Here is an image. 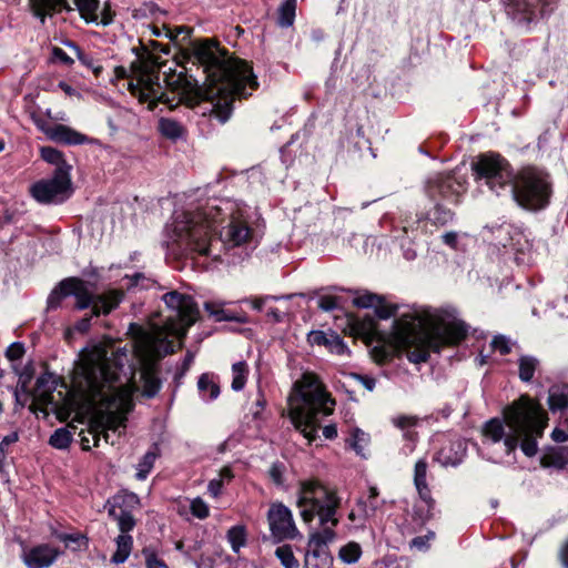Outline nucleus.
I'll return each instance as SVG.
<instances>
[{
  "instance_id": "18",
  "label": "nucleus",
  "mask_w": 568,
  "mask_h": 568,
  "mask_svg": "<svg viewBox=\"0 0 568 568\" xmlns=\"http://www.w3.org/2000/svg\"><path fill=\"white\" fill-rule=\"evenodd\" d=\"M60 554L58 548L42 544L26 550L22 559L28 568H48L55 562Z\"/></svg>"
},
{
  "instance_id": "33",
  "label": "nucleus",
  "mask_w": 568,
  "mask_h": 568,
  "mask_svg": "<svg viewBox=\"0 0 568 568\" xmlns=\"http://www.w3.org/2000/svg\"><path fill=\"white\" fill-rule=\"evenodd\" d=\"M538 359L534 356L523 355L518 359L519 378L523 382H529L534 377L535 371L538 367Z\"/></svg>"
},
{
  "instance_id": "57",
  "label": "nucleus",
  "mask_w": 568,
  "mask_h": 568,
  "mask_svg": "<svg viewBox=\"0 0 568 568\" xmlns=\"http://www.w3.org/2000/svg\"><path fill=\"white\" fill-rule=\"evenodd\" d=\"M19 440V434L17 432H13L2 438L0 442V454H4L6 449L9 445L14 444Z\"/></svg>"
},
{
  "instance_id": "31",
  "label": "nucleus",
  "mask_w": 568,
  "mask_h": 568,
  "mask_svg": "<svg viewBox=\"0 0 568 568\" xmlns=\"http://www.w3.org/2000/svg\"><path fill=\"white\" fill-rule=\"evenodd\" d=\"M109 516L116 523L121 534H129L135 527L134 517L123 509L118 511L114 506L109 509Z\"/></svg>"
},
{
  "instance_id": "27",
  "label": "nucleus",
  "mask_w": 568,
  "mask_h": 568,
  "mask_svg": "<svg viewBox=\"0 0 568 568\" xmlns=\"http://www.w3.org/2000/svg\"><path fill=\"white\" fill-rule=\"evenodd\" d=\"M197 388L206 402L214 400L220 395V387L209 374H202L197 381Z\"/></svg>"
},
{
  "instance_id": "28",
  "label": "nucleus",
  "mask_w": 568,
  "mask_h": 568,
  "mask_svg": "<svg viewBox=\"0 0 568 568\" xmlns=\"http://www.w3.org/2000/svg\"><path fill=\"white\" fill-rule=\"evenodd\" d=\"M159 131L163 136L170 140L181 139L185 134V129L180 122L166 118L160 119Z\"/></svg>"
},
{
  "instance_id": "17",
  "label": "nucleus",
  "mask_w": 568,
  "mask_h": 568,
  "mask_svg": "<svg viewBox=\"0 0 568 568\" xmlns=\"http://www.w3.org/2000/svg\"><path fill=\"white\" fill-rule=\"evenodd\" d=\"M267 520L271 534L277 541L294 539L298 535L292 511L281 503L271 505Z\"/></svg>"
},
{
  "instance_id": "34",
  "label": "nucleus",
  "mask_w": 568,
  "mask_h": 568,
  "mask_svg": "<svg viewBox=\"0 0 568 568\" xmlns=\"http://www.w3.org/2000/svg\"><path fill=\"white\" fill-rule=\"evenodd\" d=\"M296 0H285L278 9V24L288 28L294 23Z\"/></svg>"
},
{
  "instance_id": "45",
  "label": "nucleus",
  "mask_w": 568,
  "mask_h": 568,
  "mask_svg": "<svg viewBox=\"0 0 568 568\" xmlns=\"http://www.w3.org/2000/svg\"><path fill=\"white\" fill-rule=\"evenodd\" d=\"M381 302V296L372 293L358 295L354 298V305L362 308L374 307L376 303Z\"/></svg>"
},
{
  "instance_id": "63",
  "label": "nucleus",
  "mask_w": 568,
  "mask_h": 568,
  "mask_svg": "<svg viewBox=\"0 0 568 568\" xmlns=\"http://www.w3.org/2000/svg\"><path fill=\"white\" fill-rule=\"evenodd\" d=\"M358 379L361 381L362 385L369 392H372L375 388L376 382L373 377L369 376H358Z\"/></svg>"
},
{
  "instance_id": "12",
  "label": "nucleus",
  "mask_w": 568,
  "mask_h": 568,
  "mask_svg": "<svg viewBox=\"0 0 568 568\" xmlns=\"http://www.w3.org/2000/svg\"><path fill=\"white\" fill-rule=\"evenodd\" d=\"M34 17L43 23L47 17L58 12L77 10L85 23L109 26L113 21V13L108 2L101 8L100 0H29Z\"/></svg>"
},
{
  "instance_id": "62",
  "label": "nucleus",
  "mask_w": 568,
  "mask_h": 568,
  "mask_svg": "<svg viewBox=\"0 0 568 568\" xmlns=\"http://www.w3.org/2000/svg\"><path fill=\"white\" fill-rule=\"evenodd\" d=\"M67 45L75 53L77 58L84 64H87V55L82 50L73 42H67Z\"/></svg>"
},
{
  "instance_id": "52",
  "label": "nucleus",
  "mask_w": 568,
  "mask_h": 568,
  "mask_svg": "<svg viewBox=\"0 0 568 568\" xmlns=\"http://www.w3.org/2000/svg\"><path fill=\"white\" fill-rule=\"evenodd\" d=\"M67 296L68 295H64L62 293V290L60 288V283H59L58 286L51 292V294L48 297V307L49 308L59 307L61 300Z\"/></svg>"
},
{
  "instance_id": "24",
  "label": "nucleus",
  "mask_w": 568,
  "mask_h": 568,
  "mask_svg": "<svg viewBox=\"0 0 568 568\" xmlns=\"http://www.w3.org/2000/svg\"><path fill=\"white\" fill-rule=\"evenodd\" d=\"M381 501L378 499V490L376 487H371L366 500L359 499L357 507L359 508L358 518L366 520L373 517L376 510L379 508Z\"/></svg>"
},
{
  "instance_id": "37",
  "label": "nucleus",
  "mask_w": 568,
  "mask_h": 568,
  "mask_svg": "<svg viewBox=\"0 0 568 568\" xmlns=\"http://www.w3.org/2000/svg\"><path fill=\"white\" fill-rule=\"evenodd\" d=\"M158 457V447L155 446L153 450H149L144 454L142 459L140 460L138 465V473L136 477L140 480H143L148 477L150 471L153 468L154 462Z\"/></svg>"
},
{
  "instance_id": "2",
  "label": "nucleus",
  "mask_w": 568,
  "mask_h": 568,
  "mask_svg": "<svg viewBox=\"0 0 568 568\" xmlns=\"http://www.w3.org/2000/svg\"><path fill=\"white\" fill-rule=\"evenodd\" d=\"M226 222L219 231V241L225 247H236L248 242L252 229L240 209L230 201H220L219 204L207 203L205 207L196 212H183L176 214L172 223V245L181 254H199L217 257L213 253V231Z\"/></svg>"
},
{
  "instance_id": "56",
  "label": "nucleus",
  "mask_w": 568,
  "mask_h": 568,
  "mask_svg": "<svg viewBox=\"0 0 568 568\" xmlns=\"http://www.w3.org/2000/svg\"><path fill=\"white\" fill-rule=\"evenodd\" d=\"M443 242L453 250H459V234L457 232H447L443 236Z\"/></svg>"
},
{
  "instance_id": "47",
  "label": "nucleus",
  "mask_w": 568,
  "mask_h": 568,
  "mask_svg": "<svg viewBox=\"0 0 568 568\" xmlns=\"http://www.w3.org/2000/svg\"><path fill=\"white\" fill-rule=\"evenodd\" d=\"M24 354V346L21 343L14 342L10 344L6 351V356L9 361H18Z\"/></svg>"
},
{
  "instance_id": "30",
  "label": "nucleus",
  "mask_w": 568,
  "mask_h": 568,
  "mask_svg": "<svg viewBox=\"0 0 568 568\" xmlns=\"http://www.w3.org/2000/svg\"><path fill=\"white\" fill-rule=\"evenodd\" d=\"M548 404L551 410L568 407V385L552 387L549 392Z\"/></svg>"
},
{
  "instance_id": "4",
  "label": "nucleus",
  "mask_w": 568,
  "mask_h": 568,
  "mask_svg": "<svg viewBox=\"0 0 568 568\" xmlns=\"http://www.w3.org/2000/svg\"><path fill=\"white\" fill-rule=\"evenodd\" d=\"M163 301L175 313V317L168 318L163 326L154 325L150 331L141 329L133 342V353L143 366L142 394L146 397L155 396L161 388V382L154 375L152 365L174 352V339L184 338L199 316L196 303L190 295L172 291L163 295Z\"/></svg>"
},
{
  "instance_id": "64",
  "label": "nucleus",
  "mask_w": 568,
  "mask_h": 568,
  "mask_svg": "<svg viewBox=\"0 0 568 568\" xmlns=\"http://www.w3.org/2000/svg\"><path fill=\"white\" fill-rule=\"evenodd\" d=\"M219 479H223V484L230 483L233 478L232 469L227 466L223 467L219 474Z\"/></svg>"
},
{
  "instance_id": "43",
  "label": "nucleus",
  "mask_w": 568,
  "mask_h": 568,
  "mask_svg": "<svg viewBox=\"0 0 568 568\" xmlns=\"http://www.w3.org/2000/svg\"><path fill=\"white\" fill-rule=\"evenodd\" d=\"M191 513L199 519H205L210 515L207 504L200 497L194 498L190 505Z\"/></svg>"
},
{
  "instance_id": "38",
  "label": "nucleus",
  "mask_w": 568,
  "mask_h": 568,
  "mask_svg": "<svg viewBox=\"0 0 568 568\" xmlns=\"http://www.w3.org/2000/svg\"><path fill=\"white\" fill-rule=\"evenodd\" d=\"M72 442V434L68 427L58 428L50 436L49 444L57 449H67Z\"/></svg>"
},
{
  "instance_id": "59",
  "label": "nucleus",
  "mask_w": 568,
  "mask_h": 568,
  "mask_svg": "<svg viewBox=\"0 0 568 568\" xmlns=\"http://www.w3.org/2000/svg\"><path fill=\"white\" fill-rule=\"evenodd\" d=\"M429 538H434V534L430 532L429 535H426V536H418V537H415L410 545L412 547H415L417 549H424L427 547V541Z\"/></svg>"
},
{
  "instance_id": "26",
  "label": "nucleus",
  "mask_w": 568,
  "mask_h": 568,
  "mask_svg": "<svg viewBox=\"0 0 568 568\" xmlns=\"http://www.w3.org/2000/svg\"><path fill=\"white\" fill-rule=\"evenodd\" d=\"M116 550L112 556V562L122 564L124 562L132 550L133 547V538L129 534H120L116 539Z\"/></svg>"
},
{
  "instance_id": "51",
  "label": "nucleus",
  "mask_w": 568,
  "mask_h": 568,
  "mask_svg": "<svg viewBox=\"0 0 568 568\" xmlns=\"http://www.w3.org/2000/svg\"><path fill=\"white\" fill-rule=\"evenodd\" d=\"M416 423L417 418L415 416L402 415L393 418V424L400 429L410 428L415 426Z\"/></svg>"
},
{
  "instance_id": "39",
  "label": "nucleus",
  "mask_w": 568,
  "mask_h": 568,
  "mask_svg": "<svg viewBox=\"0 0 568 568\" xmlns=\"http://www.w3.org/2000/svg\"><path fill=\"white\" fill-rule=\"evenodd\" d=\"M227 540L234 552H239L240 549L246 542L245 528L243 526H233L227 531Z\"/></svg>"
},
{
  "instance_id": "10",
  "label": "nucleus",
  "mask_w": 568,
  "mask_h": 568,
  "mask_svg": "<svg viewBox=\"0 0 568 568\" xmlns=\"http://www.w3.org/2000/svg\"><path fill=\"white\" fill-rule=\"evenodd\" d=\"M466 192V180L453 172L430 175L424 185V193L428 200V207L418 214L417 223L429 222L436 226H444L454 220L452 206L460 202Z\"/></svg>"
},
{
  "instance_id": "8",
  "label": "nucleus",
  "mask_w": 568,
  "mask_h": 568,
  "mask_svg": "<svg viewBox=\"0 0 568 568\" xmlns=\"http://www.w3.org/2000/svg\"><path fill=\"white\" fill-rule=\"evenodd\" d=\"M467 335L464 322L438 317L430 321L416 312L403 313L394 323V338L410 363L427 362L432 352L455 345Z\"/></svg>"
},
{
  "instance_id": "22",
  "label": "nucleus",
  "mask_w": 568,
  "mask_h": 568,
  "mask_svg": "<svg viewBox=\"0 0 568 568\" xmlns=\"http://www.w3.org/2000/svg\"><path fill=\"white\" fill-rule=\"evenodd\" d=\"M41 159L55 166L54 173L60 171L70 176L71 165H69L63 156V153L52 146H42L40 149Z\"/></svg>"
},
{
  "instance_id": "58",
  "label": "nucleus",
  "mask_w": 568,
  "mask_h": 568,
  "mask_svg": "<svg viewBox=\"0 0 568 568\" xmlns=\"http://www.w3.org/2000/svg\"><path fill=\"white\" fill-rule=\"evenodd\" d=\"M265 405H266V399H265L264 395L262 394V392L260 390L258 398L256 399V403H255V409L253 410V417L255 419L261 417V414L264 410Z\"/></svg>"
},
{
  "instance_id": "36",
  "label": "nucleus",
  "mask_w": 568,
  "mask_h": 568,
  "mask_svg": "<svg viewBox=\"0 0 568 568\" xmlns=\"http://www.w3.org/2000/svg\"><path fill=\"white\" fill-rule=\"evenodd\" d=\"M362 556V548L359 544L355 541H349L343 547H341L338 551L339 559L345 564H354Z\"/></svg>"
},
{
  "instance_id": "21",
  "label": "nucleus",
  "mask_w": 568,
  "mask_h": 568,
  "mask_svg": "<svg viewBox=\"0 0 568 568\" xmlns=\"http://www.w3.org/2000/svg\"><path fill=\"white\" fill-rule=\"evenodd\" d=\"M58 385L57 377L51 373H43L37 378L36 382V393L38 398L42 403H51L52 402V393L55 390Z\"/></svg>"
},
{
  "instance_id": "44",
  "label": "nucleus",
  "mask_w": 568,
  "mask_h": 568,
  "mask_svg": "<svg viewBox=\"0 0 568 568\" xmlns=\"http://www.w3.org/2000/svg\"><path fill=\"white\" fill-rule=\"evenodd\" d=\"M374 308H375L376 316L381 320H387V318L394 316L397 311L396 305L385 304L383 302L382 297H381V302L376 303Z\"/></svg>"
},
{
  "instance_id": "46",
  "label": "nucleus",
  "mask_w": 568,
  "mask_h": 568,
  "mask_svg": "<svg viewBox=\"0 0 568 568\" xmlns=\"http://www.w3.org/2000/svg\"><path fill=\"white\" fill-rule=\"evenodd\" d=\"M491 347L499 352L500 355H506L511 351V344L508 338L503 335L495 336L491 341Z\"/></svg>"
},
{
  "instance_id": "53",
  "label": "nucleus",
  "mask_w": 568,
  "mask_h": 568,
  "mask_svg": "<svg viewBox=\"0 0 568 568\" xmlns=\"http://www.w3.org/2000/svg\"><path fill=\"white\" fill-rule=\"evenodd\" d=\"M284 466L280 463H275L270 468V476L276 485H281L284 481Z\"/></svg>"
},
{
  "instance_id": "40",
  "label": "nucleus",
  "mask_w": 568,
  "mask_h": 568,
  "mask_svg": "<svg viewBox=\"0 0 568 568\" xmlns=\"http://www.w3.org/2000/svg\"><path fill=\"white\" fill-rule=\"evenodd\" d=\"M368 434L359 428H355L351 434L349 445L358 455H363L364 448L368 444Z\"/></svg>"
},
{
  "instance_id": "48",
  "label": "nucleus",
  "mask_w": 568,
  "mask_h": 568,
  "mask_svg": "<svg viewBox=\"0 0 568 568\" xmlns=\"http://www.w3.org/2000/svg\"><path fill=\"white\" fill-rule=\"evenodd\" d=\"M329 335H331V332L325 333L323 331H312L308 334V342L312 345H318V346L323 345L326 347Z\"/></svg>"
},
{
  "instance_id": "61",
  "label": "nucleus",
  "mask_w": 568,
  "mask_h": 568,
  "mask_svg": "<svg viewBox=\"0 0 568 568\" xmlns=\"http://www.w3.org/2000/svg\"><path fill=\"white\" fill-rule=\"evenodd\" d=\"M323 435L326 439H334L337 436V428L335 424L326 425L323 428Z\"/></svg>"
},
{
  "instance_id": "49",
  "label": "nucleus",
  "mask_w": 568,
  "mask_h": 568,
  "mask_svg": "<svg viewBox=\"0 0 568 568\" xmlns=\"http://www.w3.org/2000/svg\"><path fill=\"white\" fill-rule=\"evenodd\" d=\"M131 286H140L141 288H150L154 281L142 273H135L130 277Z\"/></svg>"
},
{
  "instance_id": "35",
  "label": "nucleus",
  "mask_w": 568,
  "mask_h": 568,
  "mask_svg": "<svg viewBox=\"0 0 568 568\" xmlns=\"http://www.w3.org/2000/svg\"><path fill=\"white\" fill-rule=\"evenodd\" d=\"M57 538L64 542L67 548H70L73 551L81 550L82 548L88 547V538L80 534H58Z\"/></svg>"
},
{
  "instance_id": "60",
  "label": "nucleus",
  "mask_w": 568,
  "mask_h": 568,
  "mask_svg": "<svg viewBox=\"0 0 568 568\" xmlns=\"http://www.w3.org/2000/svg\"><path fill=\"white\" fill-rule=\"evenodd\" d=\"M91 325V317H83L75 325L74 329L79 333H84L90 328Z\"/></svg>"
},
{
  "instance_id": "50",
  "label": "nucleus",
  "mask_w": 568,
  "mask_h": 568,
  "mask_svg": "<svg viewBox=\"0 0 568 568\" xmlns=\"http://www.w3.org/2000/svg\"><path fill=\"white\" fill-rule=\"evenodd\" d=\"M338 297L331 296V295H324L321 296L318 300V306L323 311H333L338 307Z\"/></svg>"
},
{
  "instance_id": "3",
  "label": "nucleus",
  "mask_w": 568,
  "mask_h": 568,
  "mask_svg": "<svg viewBox=\"0 0 568 568\" xmlns=\"http://www.w3.org/2000/svg\"><path fill=\"white\" fill-rule=\"evenodd\" d=\"M193 54L206 73V88L199 87L197 81L185 75L196 85L194 101H181L189 105L200 100H210L214 106L230 109L235 99L247 98L257 89L258 82L252 67L236 58H227L216 42L205 39L195 42ZM184 74V72H182Z\"/></svg>"
},
{
  "instance_id": "29",
  "label": "nucleus",
  "mask_w": 568,
  "mask_h": 568,
  "mask_svg": "<svg viewBox=\"0 0 568 568\" xmlns=\"http://www.w3.org/2000/svg\"><path fill=\"white\" fill-rule=\"evenodd\" d=\"M205 311L213 316L217 322H237L244 323V320L236 314L223 308L222 304L215 302H206L204 305Z\"/></svg>"
},
{
  "instance_id": "7",
  "label": "nucleus",
  "mask_w": 568,
  "mask_h": 568,
  "mask_svg": "<svg viewBox=\"0 0 568 568\" xmlns=\"http://www.w3.org/2000/svg\"><path fill=\"white\" fill-rule=\"evenodd\" d=\"M341 505L337 490L317 479L304 480L300 485L297 507L304 523L318 518L322 529L311 535L304 558V568H332L333 557L327 545L335 539L334 528Z\"/></svg>"
},
{
  "instance_id": "14",
  "label": "nucleus",
  "mask_w": 568,
  "mask_h": 568,
  "mask_svg": "<svg viewBox=\"0 0 568 568\" xmlns=\"http://www.w3.org/2000/svg\"><path fill=\"white\" fill-rule=\"evenodd\" d=\"M476 179L485 184L496 194L509 189L515 172L509 162L498 153H485L478 156L474 163Z\"/></svg>"
},
{
  "instance_id": "16",
  "label": "nucleus",
  "mask_w": 568,
  "mask_h": 568,
  "mask_svg": "<svg viewBox=\"0 0 568 568\" xmlns=\"http://www.w3.org/2000/svg\"><path fill=\"white\" fill-rule=\"evenodd\" d=\"M70 191L71 176L61 171L50 179L36 182L30 189L32 196L44 204L63 202L70 195Z\"/></svg>"
},
{
  "instance_id": "5",
  "label": "nucleus",
  "mask_w": 568,
  "mask_h": 568,
  "mask_svg": "<svg viewBox=\"0 0 568 568\" xmlns=\"http://www.w3.org/2000/svg\"><path fill=\"white\" fill-rule=\"evenodd\" d=\"M547 422L542 407L529 396L521 395L504 408L503 419L495 417L485 423L483 445L489 449L500 444V457L510 455L519 445L527 457H534Z\"/></svg>"
},
{
  "instance_id": "55",
  "label": "nucleus",
  "mask_w": 568,
  "mask_h": 568,
  "mask_svg": "<svg viewBox=\"0 0 568 568\" xmlns=\"http://www.w3.org/2000/svg\"><path fill=\"white\" fill-rule=\"evenodd\" d=\"M223 486V479L213 478L209 481L207 491L212 497L216 498L221 495Z\"/></svg>"
},
{
  "instance_id": "13",
  "label": "nucleus",
  "mask_w": 568,
  "mask_h": 568,
  "mask_svg": "<svg viewBox=\"0 0 568 568\" xmlns=\"http://www.w3.org/2000/svg\"><path fill=\"white\" fill-rule=\"evenodd\" d=\"M62 293L68 296H74L75 307L85 310L92 306V315H108L119 306L123 300V292L120 290H109L102 294L93 295L85 281L79 277H68L60 282Z\"/></svg>"
},
{
  "instance_id": "20",
  "label": "nucleus",
  "mask_w": 568,
  "mask_h": 568,
  "mask_svg": "<svg viewBox=\"0 0 568 568\" xmlns=\"http://www.w3.org/2000/svg\"><path fill=\"white\" fill-rule=\"evenodd\" d=\"M427 469L428 464L425 458H420L416 462L414 467V485L422 500L430 508L434 505V499L432 498L430 489L426 480Z\"/></svg>"
},
{
  "instance_id": "9",
  "label": "nucleus",
  "mask_w": 568,
  "mask_h": 568,
  "mask_svg": "<svg viewBox=\"0 0 568 568\" xmlns=\"http://www.w3.org/2000/svg\"><path fill=\"white\" fill-rule=\"evenodd\" d=\"M335 400L325 390L318 377L305 372L288 396V417L294 427L312 443L317 437L321 418L333 413Z\"/></svg>"
},
{
  "instance_id": "1",
  "label": "nucleus",
  "mask_w": 568,
  "mask_h": 568,
  "mask_svg": "<svg viewBox=\"0 0 568 568\" xmlns=\"http://www.w3.org/2000/svg\"><path fill=\"white\" fill-rule=\"evenodd\" d=\"M133 376L126 347L110 353L103 345H93L81 352L72 383L83 402L98 410L88 430L94 446L99 445L101 435L108 443L109 430L125 427L126 414L133 407L132 397L139 389Z\"/></svg>"
},
{
  "instance_id": "11",
  "label": "nucleus",
  "mask_w": 568,
  "mask_h": 568,
  "mask_svg": "<svg viewBox=\"0 0 568 568\" xmlns=\"http://www.w3.org/2000/svg\"><path fill=\"white\" fill-rule=\"evenodd\" d=\"M508 191L519 206L537 211L549 203L551 183L542 170L526 166L514 174Z\"/></svg>"
},
{
  "instance_id": "32",
  "label": "nucleus",
  "mask_w": 568,
  "mask_h": 568,
  "mask_svg": "<svg viewBox=\"0 0 568 568\" xmlns=\"http://www.w3.org/2000/svg\"><path fill=\"white\" fill-rule=\"evenodd\" d=\"M275 557L284 568H300V561L295 557L291 545H281L275 549Z\"/></svg>"
},
{
  "instance_id": "54",
  "label": "nucleus",
  "mask_w": 568,
  "mask_h": 568,
  "mask_svg": "<svg viewBox=\"0 0 568 568\" xmlns=\"http://www.w3.org/2000/svg\"><path fill=\"white\" fill-rule=\"evenodd\" d=\"M52 57L55 61L64 65H71L73 63V59L69 57L64 50L58 47L52 49Z\"/></svg>"
},
{
  "instance_id": "23",
  "label": "nucleus",
  "mask_w": 568,
  "mask_h": 568,
  "mask_svg": "<svg viewBox=\"0 0 568 568\" xmlns=\"http://www.w3.org/2000/svg\"><path fill=\"white\" fill-rule=\"evenodd\" d=\"M540 464L542 467L564 468L568 464V447H556L546 452Z\"/></svg>"
},
{
  "instance_id": "41",
  "label": "nucleus",
  "mask_w": 568,
  "mask_h": 568,
  "mask_svg": "<svg viewBox=\"0 0 568 568\" xmlns=\"http://www.w3.org/2000/svg\"><path fill=\"white\" fill-rule=\"evenodd\" d=\"M326 348L334 354L337 355H344L348 353V347L344 343L343 338L336 334L335 332L331 331V335L328 337V342L326 345Z\"/></svg>"
},
{
  "instance_id": "42",
  "label": "nucleus",
  "mask_w": 568,
  "mask_h": 568,
  "mask_svg": "<svg viewBox=\"0 0 568 568\" xmlns=\"http://www.w3.org/2000/svg\"><path fill=\"white\" fill-rule=\"evenodd\" d=\"M142 555L144 557L146 568H169L151 547L144 548L142 550Z\"/></svg>"
},
{
  "instance_id": "19",
  "label": "nucleus",
  "mask_w": 568,
  "mask_h": 568,
  "mask_svg": "<svg viewBox=\"0 0 568 568\" xmlns=\"http://www.w3.org/2000/svg\"><path fill=\"white\" fill-rule=\"evenodd\" d=\"M47 138L68 145H79L88 141L84 134L63 124H53L52 129L47 130Z\"/></svg>"
},
{
  "instance_id": "25",
  "label": "nucleus",
  "mask_w": 568,
  "mask_h": 568,
  "mask_svg": "<svg viewBox=\"0 0 568 568\" xmlns=\"http://www.w3.org/2000/svg\"><path fill=\"white\" fill-rule=\"evenodd\" d=\"M232 383L231 388L234 392H241L247 382L250 374L248 365L245 361L236 362L232 365Z\"/></svg>"
},
{
  "instance_id": "15",
  "label": "nucleus",
  "mask_w": 568,
  "mask_h": 568,
  "mask_svg": "<svg viewBox=\"0 0 568 568\" xmlns=\"http://www.w3.org/2000/svg\"><path fill=\"white\" fill-rule=\"evenodd\" d=\"M556 0H507L506 12L515 24L528 30L531 23L552 11Z\"/></svg>"
},
{
  "instance_id": "6",
  "label": "nucleus",
  "mask_w": 568,
  "mask_h": 568,
  "mask_svg": "<svg viewBox=\"0 0 568 568\" xmlns=\"http://www.w3.org/2000/svg\"><path fill=\"white\" fill-rule=\"evenodd\" d=\"M135 60L128 70L124 67H116L114 73L116 78H129L128 89L132 95L140 102L149 103V109L153 110L158 103H163L170 109H174L181 101H194L196 98V85L183 73H173L164 82H160V61L159 57L150 53L145 48L141 52L136 49Z\"/></svg>"
}]
</instances>
